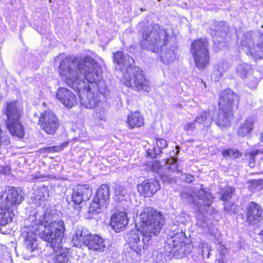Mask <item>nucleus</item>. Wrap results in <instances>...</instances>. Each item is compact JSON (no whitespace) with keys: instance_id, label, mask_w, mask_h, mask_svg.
Listing matches in <instances>:
<instances>
[{"instance_id":"1","label":"nucleus","mask_w":263,"mask_h":263,"mask_svg":"<svg viewBox=\"0 0 263 263\" xmlns=\"http://www.w3.org/2000/svg\"><path fill=\"white\" fill-rule=\"evenodd\" d=\"M59 72L67 85L79 92L82 106L93 108L101 104L99 95L89 91L88 83L97 84L101 78V67L93 59L67 58L61 61Z\"/></svg>"},{"instance_id":"2","label":"nucleus","mask_w":263,"mask_h":263,"mask_svg":"<svg viewBox=\"0 0 263 263\" xmlns=\"http://www.w3.org/2000/svg\"><path fill=\"white\" fill-rule=\"evenodd\" d=\"M139 217L141 231L132 230L126 234V239L130 249L141 255L152 238L160 233L165 219L161 212L151 207L144 208Z\"/></svg>"},{"instance_id":"3","label":"nucleus","mask_w":263,"mask_h":263,"mask_svg":"<svg viewBox=\"0 0 263 263\" xmlns=\"http://www.w3.org/2000/svg\"><path fill=\"white\" fill-rule=\"evenodd\" d=\"M113 61L118 65H123L126 69L124 73L123 82L124 84L137 91L149 92L151 86L149 81L144 77L142 69L137 66H133L134 61L128 55H124L122 51L114 54Z\"/></svg>"},{"instance_id":"4","label":"nucleus","mask_w":263,"mask_h":263,"mask_svg":"<svg viewBox=\"0 0 263 263\" xmlns=\"http://www.w3.org/2000/svg\"><path fill=\"white\" fill-rule=\"evenodd\" d=\"M58 213H60L57 210L45 213L39 228L40 237L53 250L60 247L65 231L64 222L58 218Z\"/></svg>"},{"instance_id":"5","label":"nucleus","mask_w":263,"mask_h":263,"mask_svg":"<svg viewBox=\"0 0 263 263\" xmlns=\"http://www.w3.org/2000/svg\"><path fill=\"white\" fill-rule=\"evenodd\" d=\"M22 191L15 187H8L0 197V226H5L12 221L13 210L24 200Z\"/></svg>"},{"instance_id":"6","label":"nucleus","mask_w":263,"mask_h":263,"mask_svg":"<svg viewBox=\"0 0 263 263\" xmlns=\"http://www.w3.org/2000/svg\"><path fill=\"white\" fill-rule=\"evenodd\" d=\"M238 95L229 88L222 91L219 95V108L216 123L221 128L228 126L233 115V108L238 104Z\"/></svg>"},{"instance_id":"7","label":"nucleus","mask_w":263,"mask_h":263,"mask_svg":"<svg viewBox=\"0 0 263 263\" xmlns=\"http://www.w3.org/2000/svg\"><path fill=\"white\" fill-rule=\"evenodd\" d=\"M167 39L166 31L161 28L159 25L155 24L144 30L140 45L143 49L158 52L160 47L166 45Z\"/></svg>"},{"instance_id":"8","label":"nucleus","mask_w":263,"mask_h":263,"mask_svg":"<svg viewBox=\"0 0 263 263\" xmlns=\"http://www.w3.org/2000/svg\"><path fill=\"white\" fill-rule=\"evenodd\" d=\"M72 241L75 246L81 247L82 241L89 249L104 252L106 248V241L98 235H92L82 227H78L74 231Z\"/></svg>"},{"instance_id":"9","label":"nucleus","mask_w":263,"mask_h":263,"mask_svg":"<svg viewBox=\"0 0 263 263\" xmlns=\"http://www.w3.org/2000/svg\"><path fill=\"white\" fill-rule=\"evenodd\" d=\"M241 46L247 54L254 59L263 58V34L259 32L248 31L243 34Z\"/></svg>"},{"instance_id":"10","label":"nucleus","mask_w":263,"mask_h":263,"mask_svg":"<svg viewBox=\"0 0 263 263\" xmlns=\"http://www.w3.org/2000/svg\"><path fill=\"white\" fill-rule=\"evenodd\" d=\"M180 196L184 202L196 204L200 213L206 211L207 208L213 202L212 195L202 189L198 190L197 193L192 189H190L186 191L181 192Z\"/></svg>"},{"instance_id":"11","label":"nucleus","mask_w":263,"mask_h":263,"mask_svg":"<svg viewBox=\"0 0 263 263\" xmlns=\"http://www.w3.org/2000/svg\"><path fill=\"white\" fill-rule=\"evenodd\" d=\"M209 43L205 39L195 40L191 45V52L198 69H203L209 65Z\"/></svg>"},{"instance_id":"12","label":"nucleus","mask_w":263,"mask_h":263,"mask_svg":"<svg viewBox=\"0 0 263 263\" xmlns=\"http://www.w3.org/2000/svg\"><path fill=\"white\" fill-rule=\"evenodd\" d=\"M110 191L109 186L101 185L97 190L96 195L90 205L88 212H97L101 208H106L109 201Z\"/></svg>"},{"instance_id":"13","label":"nucleus","mask_w":263,"mask_h":263,"mask_svg":"<svg viewBox=\"0 0 263 263\" xmlns=\"http://www.w3.org/2000/svg\"><path fill=\"white\" fill-rule=\"evenodd\" d=\"M38 123L41 129L49 135H53L59 126V121L51 111H45L39 118Z\"/></svg>"},{"instance_id":"14","label":"nucleus","mask_w":263,"mask_h":263,"mask_svg":"<svg viewBox=\"0 0 263 263\" xmlns=\"http://www.w3.org/2000/svg\"><path fill=\"white\" fill-rule=\"evenodd\" d=\"M92 195V190L86 185H80L73 189L71 194L74 208L80 211L83 202L89 199Z\"/></svg>"},{"instance_id":"15","label":"nucleus","mask_w":263,"mask_h":263,"mask_svg":"<svg viewBox=\"0 0 263 263\" xmlns=\"http://www.w3.org/2000/svg\"><path fill=\"white\" fill-rule=\"evenodd\" d=\"M263 219V209L259 204L251 202L246 210V221L250 225H256Z\"/></svg>"},{"instance_id":"16","label":"nucleus","mask_w":263,"mask_h":263,"mask_svg":"<svg viewBox=\"0 0 263 263\" xmlns=\"http://www.w3.org/2000/svg\"><path fill=\"white\" fill-rule=\"evenodd\" d=\"M137 189L140 194L151 197L160 189L159 181L156 179H147L139 184Z\"/></svg>"},{"instance_id":"17","label":"nucleus","mask_w":263,"mask_h":263,"mask_svg":"<svg viewBox=\"0 0 263 263\" xmlns=\"http://www.w3.org/2000/svg\"><path fill=\"white\" fill-rule=\"evenodd\" d=\"M56 98L65 107L71 108L77 103L74 95L64 87H60L56 92Z\"/></svg>"},{"instance_id":"18","label":"nucleus","mask_w":263,"mask_h":263,"mask_svg":"<svg viewBox=\"0 0 263 263\" xmlns=\"http://www.w3.org/2000/svg\"><path fill=\"white\" fill-rule=\"evenodd\" d=\"M3 113L7 117V121L20 119L23 110L16 101L7 102L3 109Z\"/></svg>"},{"instance_id":"19","label":"nucleus","mask_w":263,"mask_h":263,"mask_svg":"<svg viewBox=\"0 0 263 263\" xmlns=\"http://www.w3.org/2000/svg\"><path fill=\"white\" fill-rule=\"evenodd\" d=\"M127 223V214L124 212L116 213L113 215L110 220V225L117 232L123 230Z\"/></svg>"},{"instance_id":"20","label":"nucleus","mask_w":263,"mask_h":263,"mask_svg":"<svg viewBox=\"0 0 263 263\" xmlns=\"http://www.w3.org/2000/svg\"><path fill=\"white\" fill-rule=\"evenodd\" d=\"M6 127L13 136L22 138L25 135L24 128L20 119L7 121Z\"/></svg>"},{"instance_id":"21","label":"nucleus","mask_w":263,"mask_h":263,"mask_svg":"<svg viewBox=\"0 0 263 263\" xmlns=\"http://www.w3.org/2000/svg\"><path fill=\"white\" fill-rule=\"evenodd\" d=\"M166 44L163 45L162 47H160L159 51L160 57L161 61L166 64H169L173 62L176 58V47L172 46L169 49L166 48Z\"/></svg>"},{"instance_id":"22","label":"nucleus","mask_w":263,"mask_h":263,"mask_svg":"<svg viewBox=\"0 0 263 263\" xmlns=\"http://www.w3.org/2000/svg\"><path fill=\"white\" fill-rule=\"evenodd\" d=\"M256 118L251 116L247 118L238 128V134L241 137H246L250 134L254 129Z\"/></svg>"},{"instance_id":"23","label":"nucleus","mask_w":263,"mask_h":263,"mask_svg":"<svg viewBox=\"0 0 263 263\" xmlns=\"http://www.w3.org/2000/svg\"><path fill=\"white\" fill-rule=\"evenodd\" d=\"M185 234L182 231L178 230L176 233L171 232L168 236L166 243L170 248H177L181 247L183 242Z\"/></svg>"},{"instance_id":"24","label":"nucleus","mask_w":263,"mask_h":263,"mask_svg":"<svg viewBox=\"0 0 263 263\" xmlns=\"http://www.w3.org/2000/svg\"><path fill=\"white\" fill-rule=\"evenodd\" d=\"M126 123L130 129L139 128L144 125V118L139 111H135L128 116Z\"/></svg>"},{"instance_id":"25","label":"nucleus","mask_w":263,"mask_h":263,"mask_svg":"<svg viewBox=\"0 0 263 263\" xmlns=\"http://www.w3.org/2000/svg\"><path fill=\"white\" fill-rule=\"evenodd\" d=\"M23 236L24 238L25 247L28 251L32 252L36 249H37L36 234L32 231L24 232Z\"/></svg>"},{"instance_id":"26","label":"nucleus","mask_w":263,"mask_h":263,"mask_svg":"<svg viewBox=\"0 0 263 263\" xmlns=\"http://www.w3.org/2000/svg\"><path fill=\"white\" fill-rule=\"evenodd\" d=\"M71 256L67 250L60 249L54 251V252L50 255L51 263H68L70 261Z\"/></svg>"},{"instance_id":"27","label":"nucleus","mask_w":263,"mask_h":263,"mask_svg":"<svg viewBox=\"0 0 263 263\" xmlns=\"http://www.w3.org/2000/svg\"><path fill=\"white\" fill-rule=\"evenodd\" d=\"M213 115L212 111L204 110L196 118V122L204 127H209L213 121Z\"/></svg>"},{"instance_id":"28","label":"nucleus","mask_w":263,"mask_h":263,"mask_svg":"<svg viewBox=\"0 0 263 263\" xmlns=\"http://www.w3.org/2000/svg\"><path fill=\"white\" fill-rule=\"evenodd\" d=\"M211 30L214 31L211 32L212 35L219 36L220 37L224 36L228 31V26L227 24L223 22H214V25L211 27Z\"/></svg>"},{"instance_id":"29","label":"nucleus","mask_w":263,"mask_h":263,"mask_svg":"<svg viewBox=\"0 0 263 263\" xmlns=\"http://www.w3.org/2000/svg\"><path fill=\"white\" fill-rule=\"evenodd\" d=\"M251 70V66L247 63H240L236 69L237 73L242 79L246 78Z\"/></svg>"},{"instance_id":"30","label":"nucleus","mask_w":263,"mask_h":263,"mask_svg":"<svg viewBox=\"0 0 263 263\" xmlns=\"http://www.w3.org/2000/svg\"><path fill=\"white\" fill-rule=\"evenodd\" d=\"M115 199L119 201L126 199L128 196L127 190L123 186H117L115 191Z\"/></svg>"},{"instance_id":"31","label":"nucleus","mask_w":263,"mask_h":263,"mask_svg":"<svg viewBox=\"0 0 263 263\" xmlns=\"http://www.w3.org/2000/svg\"><path fill=\"white\" fill-rule=\"evenodd\" d=\"M166 164L168 165V168L170 171L177 173L181 172V168H180L179 162L177 158L171 157L167 159Z\"/></svg>"},{"instance_id":"32","label":"nucleus","mask_w":263,"mask_h":263,"mask_svg":"<svg viewBox=\"0 0 263 263\" xmlns=\"http://www.w3.org/2000/svg\"><path fill=\"white\" fill-rule=\"evenodd\" d=\"M234 191L235 189L233 187L230 186L222 189L220 193V199L224 201L229 200L231 198Z\"/></svg>"},{"instance_id":"33","label":"nucleus","mask_w":263,"mask_h":263,"mask_svg":"<svg viewBox=\"0 0 263 263\" xmlns=\"http://www.w3.org/2000/svg\"><path fill=\"white\" fill-rule=\"evenodd\" d=\"M107 112L104 107L102 106V103L101 104H99L96 107L95 109V116L96 117L99 119L100 120H105L106 119Z\"/></svg>"},{"instance_id":"34","label":"nucleus","mask_w":263,"mask_h":263,"mask_svg":"<svg viewBox=\"0 0 263 263\" xmlns=\"http://www.w3.org/2000/svg\"><path fill=\"white\" fill-rule=\"evenodd\" d=\"M66 145L67 143L64 142L59 145L52 146L42 148V151L46 153L59 152L62 151Z\"/></svg>"},{"instance_id":"35","label":"nucleus","mask_w":263,"mask_h":263,"mask_svg":"<svg viewBox=\"0 0 263 263\" xmlns=\"http://www.w3.org/2000/svg\"><path fill=\"white\" fill-rule=\"evenodd\" d=\"M258 151H255L245 154V158L249 161V165L251 167L255 166V156L258 154Z\"/></svg>"},{"instance_id":"36","label":"nucleus","mask_w":263,"mask_h":263,"mask_svg":"<svg viewBox=\"0 0 263 263\" xmlns=\"http://www.w3.org/2000/svg\"><path fill=\"white\" fill-rule=\"evenodd\" d=\"M224 157H229L232 159L237 158L241 156V154L237 149H229L223 152Z\"/></svg>"},{"instance_id":"37","label":"nucleus","mask_w":263,"mask_h":263,"mask_svg":"<svg viewBox=\"0 0 263 263\" xmlns=\"http://www.w3.org/2000/svg\"><path fill=\"white\" fill-rule=\"evenodd\" d=\"M156 144L159 153H162V149L167 147L168 145L167 141L163 139H157Z\"/></svg>"},{"instance_id":"38","label":"nucleus","mask_w":263,"mask_h":263,"mask_svg":"<svg viewBox=\"0 0 263 263\" xmlns=\"http://www.w3.org/2000/svg\"><path fill=\"white\" fill-rule=\"evenodd\" d=\"M211 251V247L208 243H203L202 245L201 255L203 257L206 256L207 258H209L210 255Z\"/></svg>"},{"instance_id":"39","label":"nucleus","mask_w":263,"mask_h":263,"mask_svg":"<svg viewBox=\"0 0 263 263\" xmlns=\"http://www.w3.org/2000/svg\"><path fill=\"white\" fill-rule=\"evenodd\" d=\"M161 153H159L158 149L156 147H153L151 148H148L147 150V156L151 158H156L158 155H159Z\"/></svg>"},{"instance_id":"40","label":"nucleus","mask_w":263,"mask_h":263,"mask_svg":"<svg viewBox=\"0 0 263 263\" xmlns=\"http://www.w3.org/2000/svg\"><path fill=\"white\" fill-rule=\"evenodd\" d=\"M197 122H196V119L193 122L186 123L183 127L184 129L186 132H192L196 128Z\"/></svg>"},{"instance_id":"41","label":"nucleus","mask_w":263,"mask_h":263,"mask_svg":"<svg viewBox=\"0 0 263 263\" xmlns=\"http://www.w3.org/2000/svg\"><path fill=\"white\" fill-rule=\"evenodd\" d=\"M161 181L164 183H169L173 182L174 179L168 174H161L160 175Z\"/></svg>"},{"instance_id":"42","label":"nucleus","mask_w":263,"mask_h":263,"mask_svg":"<svg viewBox=\"0 0 263 263\" xmlns=\"http://www.w3.org/2000/svg\"><path fill=\"white\" fill-rule=\"evenodd\" d=\"M10 172L11 168L8 165L0 167V173L1 174L4 175H8L10 173Z\"/></svg>"},{"instance_id":"43","label":"nucleus","mask_w":263,"mask_h":263,"mask_svg":"<svg viewBox=\"0 0 263 263\" xmlns=\"http://www.w3.org/2000/svg\"><path fill=\"white\" fill-rule=\"evenodd\" d=\"M182 179L184 180L187 183H191L194 180V177L191 175L184 174L183 175Z\"/></svg>"},{"instance_id":"44","label":"nucleus","mask_w":263,"mask_h":263,"mask_svg":"<svg viewBox=\"0 0 263 263\" xmlns=\"http://www.w3.org/2000/svg\"><path fill=\"white\" fill-rule=\"evenodd\" d=\"M258 82V80L257 79H256L255 80L253 81L252 83L250 82L248 83V85L251 89H255L257 87Z\"/></svg>"},{"instance_id":"45","label":"nucleus","mask_w":263,"mask_h":263,"mask_svg":"<svg viewBox=\"0 0 263 263\" xmlns=\"http://www.w3.org/2000/svg\"><path fill=\"white\" fill-rule=\"evenodd\" d=\"M44 198V196L42 192H39V194L37 196L35 197V198L37 200H42Z\"/></svg>"},{"instance_id":"46","label":"nucleus","mask_w":263,"mask_h":263,"mask_svg":"<svg viewBox=\"0 0 263 263\" xmlns=\"http://www.w3.org/2000/svg\"><path fill=\"white\" fill-rule=\"evenodd\" d=\"M155 165H156V164H154L152 165V169L155 170V171H156V170H155L154 168V167L155 166Z\"/></svg>"},{"instance_id":"47","label":"nucleus","mask_w":263,"mask_h":263,"mask_svg":"<svg viewBox=\"0 0 263 263\" xmlns=\"http://www.w3.org/2000/svg\"><path fill=\"white\" fill-rule=\"evenodd\" d=\"M33 116H34V117L37 118H39L38 115H37V114H33Z\"/></svg>"},{"instance_id":"48","label":"nucleus","mask_w":263,"mask_h":263,"mask_svg":"<svg viewBox=\"0 0 263 263\" xmlns=\"http://www.w3.org/2000/svg\"><path fill=\"white\" fill-rule=\"evenodd\" d=\"M140 10H141L142 11H145V9H143V8H141Z\"/></svg>"},{"instance_id":"49","label":"nucleus","mask_w":263,"mask_h":263,"mask_svg":"<svg viewBox=\"0 0 263 263\" xmlns=\"http://www.w3.org/2000/svg\"><path fill=\"white\" fill-rule=\"evenodd\" d=\"M38 178H39V177L37 176L34 177V179H38Z\"/></svg>"},{"instance_id":"50","label":"nucleus","mask_w":263,"mask_h":263,"mask_svg":"<svg viewBox=\"0 0 263 263\" xmlns=\"http://www.w3.org/2000/svg\"><path fill=\"white\" fill-rule=\"evenodd\" d=\"M218 263H223V262L221 261L220 260H219V262Z\"/></svg>"},{"instance_id":"51","label":"nucleus","mask_w":263,"mask_h":263,"mask_svg":"<svg viewBox=\"0 0 263 263\" xmlns=\"http://www.w3.org/2000/svg\"><path fill=\"white\" fill-rule=\"evenodd\" d=\"M224 210H225V211L227 210V207H226V206H225V208H224Z\"/></svg>"},{"instance_id":"52","label":"nucleus","mask_w":263,"mask_h":263,"mask_svg":"<svg viewBox=\"0 0 263 263\" xmlns=\"http://www.w3.org/2000/svg\"><path fill=\"white\" fill-rule=\"evenodd\" d=\"M261 27L263 28V25L261 26Z\"/></svg>"},{"instance_id":"53","label":"nucleus","mask_w":263,"mask_h":263,"mask_svg":"<svg viewBox=\"0 0 263 263\" xmlns=\"http://www.w3.org/2000/svg\"><path fill=\"white\" fill-rule=\"evenodd\" d=\"M158 1H160L161 0H158Z\"/></svg>"}]
</instances>
